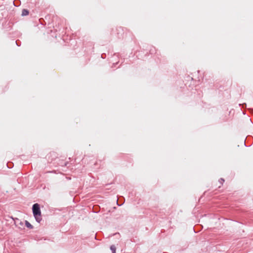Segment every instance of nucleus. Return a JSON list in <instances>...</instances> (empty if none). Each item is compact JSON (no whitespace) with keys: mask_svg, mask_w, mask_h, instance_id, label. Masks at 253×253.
I'll return each instance as SVG.
<instances>
[{"mask_svg":"<svg viewBox=\"0 0 253 253\" xmlns=\"http://www.w3.org/2000/svg\"><path fill=\"white\" fill-rule=\"evenodd\" d=\"M33 212L36 220L39 222L41 220V212L40 206L38 204H35L33 206Z\"/></svg>","mask_w":253,"mask_h":253,"instance_id":"obj_1","label":"nucleus"},{"mask_svg":"<svg viewBox=\"0 0 253 253\" xmlns=\"http://www.w3.org/2000/svg\"><path fill=\"white\" fill-rule=\"evenodd\" d=\"M28 14H29V11L28 10L25 9H23V10L22 11V16H26V15H28Z\"/></svg>","mask_w":253,"mask_h":253,"instance_id":"obj_2","label":"nucleus"},{"mask_svg":"<svg viewBox=\"0 0 253 253\" xmlns=\"http://www.w3.org/2000/svg\"><path fill=\"white\" fill-rule=\"evenodd\" d=\"M26 226L29 228H33V226L27 221H25Z\"/></svg>","mask_w":253,"mask_h":253,"instance_id":"obj_3","label":"nucleus"},{"mask_svg":"<svg viewBox=\"0 0 253 253\" xmlns=\"http://www.w3.org/2000/svg\"><path fill=\"white\" fill-rule=\"evenodd\" d=\"M110 249L113 253H116V247L114 245H112L110 247Z\"/></svg>","mask_w":253,"mask_h":253,"instance_id":"obj_4","label":"nucleus"}]
</instances>
